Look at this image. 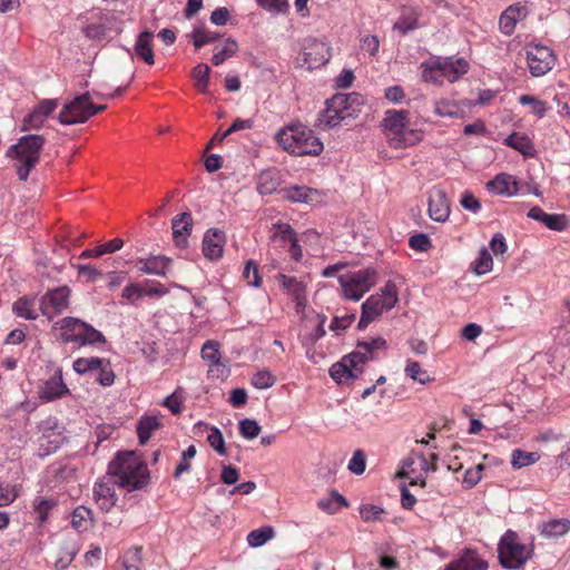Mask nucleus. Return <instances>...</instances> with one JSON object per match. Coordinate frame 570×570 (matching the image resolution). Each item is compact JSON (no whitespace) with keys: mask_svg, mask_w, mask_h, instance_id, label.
Listing matches in <instances>:
<instances>
[{"mask_svg":"<svg viewBox=\"0 0 570 570\" xmlns=\"http://www.w3.org/2000/svg\"><path fill=\"white\" fill-rule=\"evenodd\" d=\"M505 145L520 151L524 156H532L534 147L530 138L519 132H512L504 140Z\"/></svg>","mask_w":570,"mask_h":570,"instance_id":"nucleus-34","label":"nucleus"},{"mask_svg":"<svg viewBox=\"0 0 570 570\" xmlns=\"http://www.w3.org/2000/svg\"><path fill=\"white\" fill-rule=\"evenodd\" d=\"M210 68L206 63H199L193 69V77L198 87L205 88L209 80Z\"/></svg>","mask_w":570,"mask_h":570,"instance_id":"nucleus-59","label":"nucleus"},{"mask_svg":"<svg viewBox=\"0 0 570 570\" xmlns=\"http://www.w3.org/2000/svg\"><path fill=\"white\" fill-rule=\"evenodd\" d=\"M102 364H104V358H99V357H89V358L80 357V358H77L73 362L72 367H73V370L78 374H85L87 372L98 370V367H100Z\"/></svg>","mask_w":570,"mask_h":570,"instance_id":"nucleus-44","label":"nucleus"},{"mask_svg":"<svg viewBox=\"0 0 570 570\" xmlns=\"http://www.w3.org/2000/svg\"><path fill=\"white\" fill-rule=\"evenodd\" d=\"M540 455L538 452H524L515 449L511 454V464L514 469H521L539 461Z\"/></svg>","mask_w":570,"mask_h":570,"instance_id":"nucleus-41","label":"nucleus"},{"mask_svg":"<svg viewBox=\"0 0 570 570\" xmlns=\"http://www.w3.org/2000/svg\"><path fill=\"white\" fill-rule=\"evenodd\" d=\"M207 441L210 444V446L220 455H224L226 453L223 434L217 428H212V431L207 436Z\"/></svg>","mask_w":570,"mask_h":570,"instance_id":"nucleus-58","label":"nucleus"},{"mask_svg":"<svg viewBox=\"0 0 570 570\" xmlns=\"http://www.w3.org/2000/svg\"><path fill=\"white\" fill-rule=\"evenodd\" d=\"M141 560V549H130L125 556L121 570H139Z\"/></svg>","mask_w":570,"mask_h":570,"instance_id":"nucleus-50","label":"nucleus"},{"mask_svg":"<svg viewBox=\"0 0 570 570\" xmlns=\"http://www.w3.org/2000/svg\"><path fill=\"white\" fill-rule=\"evenodd\" d=\"M252 76L256 77V83H273L275 80L274 70L271 68H265L261 63L252 62Z\"/></svg>","mask_w":570,"mask_h":570,"instance_id":"nucleus-49","label":"nucleus"},{"mask_svg":"<svg viewBox=\"0 0 570 570\" xmlns=\"http://www.w3.org/2000/svg\"><path fill=\"white\" fill-rule=\"evenodd\" d=\"M275 381V376L267 368L259 370L252 376V385L256 389H268Z\"/></svg>","mask_w":570,"mask_h":570,"instance_id":"nucleus-47","label":"nucleus"},{"mask_svg":"<svg viewBox=\"0 0 570 570\" xmlns=\"http://www.w3.org/2000/svg\"><path fill=\"white\" fill-rule=\"evenodd\" d=\"M161 426L160 420L156 415H146L139 419L137 423L138 440L141 445L146 444L154 431Z\"/></svg>","mask_w":570,"mask_h":570,"instance_id":"nucleus-31","label":"nucleus"},{"mask_svg":"<svg viewBox=\"0 0 570 570\" xmlns=\"http://www.w3.org/2000/svg\"><path fill=\"white\" fill-rule=\"evenodd\" d=\"M193 227V217L189 213L177 215L171 220V229L175 243L178 247L187 246V236Z\"/></svg>","mask_w":570,"mask_h":570,"instance_id":"nucleus-22","label":"nucleus"},{"mask_svg":"<svg viewBox=\"0 0 570 570\" xmlns=\"http://www.w3.org/2000/svg\"><path fill=\"white\" fill-rule=\"evenodd\" d=\"M363 105H365V99L357 92L336 94L325 100V107H362Z\"/></svg>","mask_w":570,"mask_h":570,"instance_id":"nucleus-33","label":"nucleus"},{"mask_svg":"<svg viewBox=\"0 0 570 570\" xmlns=\"http://www.w3.org/2000/svg\"><path fill=\"white\" fill-rule=\"evenodd\" d=\"M107 473L117 482V487L128 492L142 489L149 478L147 465L134 451L117 453Z\"/></svg>","mask_w":570,"mask_h":570,"instance_id":"nucleus-2","label":"nucleus"},{"mask_svg":"<svg viewBox=\"0 0 570 570\" xmlns=\"http://www.w3.org/2000/svg\"><path fill=\"white\" fill-rule=\"evenodd\" d=\"M275 139L284 151L294 156H318L324 149L321 139L302 122H291L282 127Z\"/></svg>","mask_w":570,"mask_h":570,"instance_id":"nucleus-3","label":"nucleus"},{"mask_svg":"<svg viewBox=\"0 0 570 570\" xmlns=\"http://www.w3.org/2000/svg\"><path fill=\"white\" fill-rule=\"evenodd\" d=\"M35 299L30 297H20L14 302L12 309L14 314L24 320H36L38 314L35 309Z\"/></svg>","mask_w":570,"mask_h":570,"instance_id":"nucleus-39","label":"nucleus"},{"mask_svg":"<svg viewBox=\"0 0 570 570\" xmlns=\"http://www.w3.org/2000/svg\"><path fill=\"white\" fill-rule=\"evenodd\" d=\"M376 282L377 272L370 267L338 276L342 296L355 302L368 293Z\"/></svg>","mask_w":570,"mask_h":570,"instance_id":"nucleus-8","label":"nucleus"},{"mask_svg":"<svg viewBox=\"0 0 570 570\" xmlns=\"http://www.w3.org/2000/svg\"><path fill=\"white\" fill-rule=\"evenodd\" d=\"M386 347L383 337H371L356 343V350L342 357V360L330 368L331 377L338 384H346L358 377L363 366L371 360L376 358L377 351Z\"/></svg>","mask_w":570,"mask_h":570,"instance_id":"nucleus-1","label":"nucleus"},{"mask_svg":"<svg viewBox=\"0 0 570 570\" xmlns=\"http://www.w3.org/2000/svg\"><path fill=\"white\" fill-rule=\"evenodd\" d=\"M487 189L497 195L511 197L522 191L523 186H520L514 176L509 174H499L492 180L488 181Z\"/></svg>","mask_w":570,"mask_h":570,"instance_id":"nucleus-19","label":"nucleus"},{"mask_svg":"<svg viewBox=\"0 0 570 570\" xmlns=\"http://www.w3.org/2000/svg\"><path fill=\"white\" fill-rule=\"evenodd\" d=\"M355 320V314H348L344 316H335L330 325L331 331H343L347 328Z\"/></svg>","mask_w":570,"mask_h":570,"instance_id":"nucleus-63","label":"nucleus"},{"mask_svg":"<svg viewBox=\"0 0 570 570\" xmlns=\"http://www.w3.org/2000/svg\"><path fill=\"white\" fill-rule=\"evenodd\" d=\"M525 50L528 67L532 76H543L553 68L556 56L550 48L542 45L529 43Z\"/></svg>","mask_w":570,"mask_h":570,"instance_id":"nucleus-10","label":"nucleus"},{"mask_svg":"<svg viewBox=\"0 0 570 570\" xmlns=\"http://www.w3.org/2000/svg\"><path fill=\"white\" fill-rule=\"evenodd\" d=\"M483 464H478L473 469H469L464 473L463 484L466 489H471L479 483L482 478Z\"/></svg>","mask_w":570,"mask_h":570,"instance_id":"nucleus-56","label":"nucleus"},{"mask_svg":"<svg viewBox=\"0 0 570 570\" xmlns=\"http://www.w3.org/2000/svg\"><path fill=\"white\" fill-rule=\"evenodd\" d=\"M399 301L397 287L394 282L387 281L381 294L371 295L362 304V314L357 327L364 330L384 311L393 308Z\"/></svg>","mask_w":570,"mask_h":570,"instance_id":"nucleus-7","label":"nucleus"},{"mask_svg":"<svg viewBox=\"0 0 570 570\" xmlns=\"http://www.w3.org/2000/svg\"><path fill=\"white\" fill-rule=\"evenodd\" d=\"M219 35L203 28H195L190 33L194 47L200 49L203 46L212 43L218 39Z\"/></svg>","mask_w":570,"mask_h":570,"instance_id":"nucleus-43","label":"nucleus"},{"mask_svg":"<svg viewBox=\"0 0 570 570\" xmlns=\"http://www.w3.org/2000/svg\"><path fill=\"white\" fill-rule=\"evenodd\" d=\"M499 561L505 569L518 570L530 558L525 546L518 541L515 532L508 530L498 544Z\"/></svg>","mask_w":570,"mask_h":570,"instance_id":"nucleus-9","label":"nucleus"},{"mask_svg":"<svg viewBox=\"0 0 570 570\" xmlns=\"http://www.w3.org/2000/svg\"><path fill=\"white\" fill-rule=\"evenodd\" d=\"M226 243L225 233L218 228L208 229L203 238V253L209 261H217L223 256Z\"/></svg>","mask_w":570,"mask_h":570,"instance_id":"nucleus-17","label":"nucleus"},{"mask_svg":"<svg viewBox=\"0 0 570 570\" xmlns=\"http://www.w3.org/2000/svg\"><path fill=\"white\" fill-rule=\"evenodd\" d=\"M383 127L387 131L390 145L394 148H405L422 139L420 130L409 127L407 111L404 109H389L383 119Z\"/></svg>","mask_w":570,"mask_h":570,"instance_id":"nucleus-5","label":"nucleus"},{"mask_svg":"<svg viewBox=\"0 0 570 570\" xmlns=\"http://www.w3.org/2000/svg\"><path fill=\"white\" fill-rule=\"evenodd\" d=\"M570 530V521L568 519H558L546 522L541 527V534L546 538H560Z\"/></svg>","mask_w":570,"mask_h":570,"instance_id":"nucleus-35","label":"nucleus"},{"mask_svg":"<svg viewBox=\"0 0 570 570\" xmlns=\"http://www.w3.org/2000/svg\"><path fill=\"white\" fill-rule=\"evenodd\" d=\"M405 373L409 377L419 382L420 384H426L432 381L429 373L425 370H422L421 365L414 361L407 362Z\"/></svg>","mask_w":570,"mask_h":570,"instance_id":"nucleus-45","label":"nucleus"},{"mask_svg":"<svg viewBox=\"0 0 570 570\" xmlns=\"http://www.w3.org/2000/svg\"><path fill=\"white\" fill-rule=\"evenodd\" d=\"M232 142H233V140L226 136L225 131L222 132V134L220 132H216L212 137L209 142L207 144V146H206V148L204 150V154L208 153L216 145L225 144L229 148L226 151V154H225V158L227 160V166H230L234 169L238 168L239 166L246 167L245 166V159H246L247 149H246L245 144L243 145L242 155H238L237 153L232 150V147H233Z\"/></svg>","mask_w":570,"mask_h":570,"instance_id":"nucleus-16","label":"nucleus"},{"mask_svg":"<svg viewBox=\"0 0 570 570\" xmlns=\"http://www.w3.org/2000/svg\"><path fill=\"white\" fill-rule=\"evenodd\" d=\"M62 107L69 108V107H107L106 104H95L91 99L89 94H82L79 96H76L75 99L70 102H65Z\"/></svg>","mask_w":570,"mask_h":570,"instance_id":"nucleus-61","label":"nucleus"},{"mask_svg":"<svg viewBox=\"0 0 570 570\" xmlns=\"http://www.w3.org/2000/svg\"><path fill=\"white\" fill-rule=\"evenodd\" d=\"M46 139L41 135L30 134L20 137L17 142L7 151L8 158L13 163V167L20 180L26 181L30 171L40 160V153Z\"/></svg>","mask_w":570,"mask_h":570,"instance_id":"nucleus-4","label":"nucleus"},{"mask_svg":"<svg viewBox=\"0 0 570 570\" xmlns=\"http://www.w3.org/2000/svg\"><path fill=\"white\" fill-rule=\"evenodd\" d=\"M101 109H60L57 118L61 125L83 124L96 116Z\"/></svg>","mask_w":570,"mask_h":570,"instance_id":"nucleus-26","label":"nucleus"},{"mask_svg":"<svg viewBox=\"0 0 570 570\" xmlns=\"http://www.w3.org/2000/svg\"><path fill=\"white\" fill-rule=\"evenodd\" d=\"M283 197L292 203L313 205L322 202V195L317 189L305 186H291L283 189Z\"/></svg>","mask_w":570,"mask_h":570,"instance_id":"nucleus-20","label":"nucleus"},{"mask_svg":"<svg viewBox=\"0 0 570 570\" xmlns=\"http://www.w3.org/2000/svg\"><path fill=\"white\" fill-rule=\"evenodd\" d=\"M116 485L117 482L108 473L95 483L94 500L101 511L109 512L116 505Z\"/></svg>","mask_w":570,"mask_h":570,"instance_id":"nucleus-13","label":"nucleus"},{"mask_svg":"<svg viewBox=\"0 0 570 570\" xmlns=\"http://www.w3.org/2000/svg\"><path fill=\"white\" fill-rule=\"evenodd\" d=\"M257 3L273 14L285 13L288 10L287 0H256Z\"/></svg>","mask_w":570,"mask_h":570,"instance_id":"nucleus-53","label":"nucleus"},{"mask_svg":"<svg viewBox=\"0 0 570 570\" xmlns=\"http://www.w3.org/2000/svg\"><path fill=\"white\" fill-rule=\"evenodd\" d=\"M105 336L94 328L91 325L82 322V326H80V333L78 334L77 341L80 345L95 344V343H105Z\"/></svg>","mask_w":570,"mask_h":570,"instance_id":"nucleus-40","label":"nucleus"},{"mask_svg":"<svg viewBox=\"0 0 570 570\" xmlns=\"http://www.w3.org/2000/svg\"><path fill=\"white\" fill-rule=\"evenodd\" d=\"M275 237L279 238L282 242L292 243L293 239L297 238L294 229L288 224H278L275 225Z\"/></svg>","mask_w":570,"mask_h":570,"instance_id":"nucleus-64","label":"nucleus"},{"mask_svg":"<svg viewBox=\"0 0 570 570\" xmlns=\"http://www.w3.org/2000/svg\"><path fill=\"white\" fill-rule=\"evenodd\" d=\"M417 28V13L413 9L404 10L399 20L393 24V30L399 31L401 35Z\"/></svg>","mask_w":570,"mask_h":570,"instance_id":"nucleus-38","label":"nucleus"},{"mask_svg":"<svg viewBox=\"0 0 570 570\" xmlns=\"http://www.w3.org/2000/svg\"><path fill=\"white\" fill-rule=\"evenodd\" d=\"M57 505V501L53 499H42L37 502L35 505V512L38 515L40 523H43L49 512Z\"/></svg>","mask_w":570,"mask_h":570,"instance_id":"nucleus-54","label":"nucleus"},{"mask_svg":"<svg viewBox=\"0 0 570 570\" xmlns=\"http://www.w3.org/2000/svg\"><path fill=\"white\" fill-rule=\"evenodd\" d=\"M348 110L350 109H323L318 115L315 126L323 130L335 128L347 118L356 117V115L347 112Z\"/></svg>","mask_w":570,"mask_h":570,"instance_id":"nucleus-23","label":"nucleus"},{"mask_svg":"<svg viewBox=\"0 0 570 570\" xmlns=\"http://www.w3.org/2000/svg\"><path fill=\"white\" fill-rule=\"evenodd\" d=\"M237 51V43L234 40H228L224 48L217 51L213 58L212 62L215 66L222 65L226 59L233 57Z\"/></svg>","mask_w":570,"mask_h":570,"instance_id":"nucleus-51","label":"nucleus"},{"mask_svg":"<svg viewBox=\"0 0 570 570\" xmlns=\"http://www.w3.org/2000/svg\"><path fill=\"white\" fill-rule=\"evenodd\" d=\"M488 563L475 551L466 550L459 559L445 567V570H487Z\"/></svg>","mask_w":570,"mask_h":570,"instance_id":"nucleus-25","label":"nucleus"},{"mask_svg":"<svg viewBox=\"0 0 570 570\" xmlns=\"http://www.w3.org/2000/svg\"><path fill=\"white\" fill-rule=\"evenodd\" d=\"M99 371V374L97 376V381L102 385V386H109L114 383L115 381V373L114 371L111 370L110 367V362L107 361V360H104V364L98 367Z\"/></svg>","mask_w":570,"mask_h":570,"instance_id":"nucleus-57","label":"nucleus"},{"mask_svg":"<svg viewBox=\"0 0 570 570\" xmlns=\"http://www.w3.org/2000/svg\"><path fill=\"white\" fill-rule=\"evenodd\" d=\"M384 512V510L377 505L374 504H363L360 508V514L361 518L365 522H372L377 521L381 518V514Z\"/></svg>","mask_w":570,"mask_h":570,"instance_id":"nucleus-55","label":"nucleus"},{"mask_svg":"<svg viewBox=\"0 0 570 570\" xmlns=\"http://www.w3.org/2000/svg\"><path fill=\"white\" fill-rule=\"evenodd\" d=\"M301 56L308 69H316L328 62L331 58L330 47L324 41L308 38L305 40Z\"/></svg>","mask_w":570,"mask_h":570,"instance_id":"nucleus-12","label":"nucleus"},{"mask_svg":"<svg viewBox=\"0 0 570 570\" xmlns=\"http://www.w3.org/2000/svg\"><path fill=\"white\" fill-rule=\"evenodd\" d=\"M60 327L59 338L62 343H75L77 341L78 334L80 333V326H82V321L75 317H63L59 322L56 323Z\"/></svg>","mask_w":570,"mask_h":570,"instance_id":"nucleus-28","label":"nucleus"},{"mask_svg":"<svg viewBox=\"0 0 570 570\" xmlns=\"http://www.w3.org/2000/svg\"><path fill=\"white\" fill-rule=\"evenodd\" d=\"M524 17V9L521 7L511 6L500 17L499 26L500 30L510 36L513 33L515 24L519 20Z\"/></svg>","mask_w":570,"mask_h":570,"instance_id":"nucleus-29","label":"nucleus"},{"mask_svg":"<svg viewBox=\"0 0 570 570\" xmlns=\"http://www.w3.org/2000/svg\"><path fill=\"white\" fill-rule=\"evenodd\" d=\"M347 468L352 473L356 475H361L364 473L366 469V459L362 450H356L353 453V456L350 460Z\"/></svg>","mask_w":570,"mask_h":570,"instance_id":"nucleus-52","label":"nucleus"},{"mask_svg":"<svg viewBox=\"0 0 570 570\" xmlns=\"http://www.w3.org/2000/svg\"><path fill=\"white\" fill-rule=\"evenodd\" d=\"M153 37H154V33L151 31H148V30L142 31L138 36V39L135 45L136 55L148 65H153L155 62L154 52L151 49Z\"/></svg>","mask_w":570,"mask_h":570,"instance_id":"nucleus-32","label":"nucleus"},{"mask_svg":"<svg viewBox=\"0 0 570 570\" xmlns=\"http://www.w3.org/2000/svg\"><path fill=\"white\" fill-rule=\"evenodd\" d=\"M275 535L276 531L272 525L252 530V548L263 547L265 543L273 540Z\"/></svg>","mask_w":570,"mask_h":570,"instance_id":"nucleus-42","label":"nucleus"},{"mask_svg":"<svg viewBox=\"0 0 570 570\" xmlns=\"http://www.w3.org/2000/svg\"><path fill=\"white\" fill-rule=\"evenodd\" d=\"M52 110L53 109H32L23 117L21 130L27 131L40 128Z\"/></svg>","mask_w":570,"mask_h":570,"instance_id":"nucleus-37","label":"nucleus"},{"mask_svg":"<svg viewBox=\"0 0 570 570\" xmlns=\"http://www.w3.org/2000/svg\"><path fill=\"white\" fill-rule=\"evenodd\" d=\"M171 259L166 256H151L137 262L138 271L142 274L165 276Z\"/></svg>","mask_w":570,"mask_h":570,"instance_id":"nucleus-24","label":"nucleus"},{"mask_svg":"<svg viewBox=\"0 0 570 570\" xmlns=\"http://www.w3.org/2000/svg\"><path fill=\"white\" fill-rule=\"evenodd\" d=\"M70 288L60 286L47 292L39 302V309L42 315L51 320L55 315L62 313L69 305Z\"/></svg>","mask_w":570,"mask_h":570,"instance_id":"nucleus-11","label":"nucleus"},{"mask_svg":"<svg viewBox=\"0 0 570 570\" xmlns=\"http://www.w3.org/2000/svg\"><path fill=\"white\" fill-rule=\"evenodd\" d=\"M229 375V368L220 361L208 364V377L224 380Z\"/></svg>","mask_w":570,"mask_h":570,"instance_id":"nucleus-60","label":"nucleus"},{"mask_svg":"<svg viewBox=\"0 0 570 570\" xmlns=\"http://www.w3.org/2000/svg\"><path fill=\"white\" fill-rule=\"evenodd\" d=\"M281 183V176L276 169H267L261 173L257 178V191L262 196L272 195L277 190Z\"/></svg>","mask_w":570,"mask_h":570,"instance_id":"nucleus-27","label":"nucleus"},{"mask_svg":"<svg viewBox=\"0 0 570 570\" xmlns=\"http://www.w3.org/2000/svg\"><path fill=\"white\" fill-rule=\"evenodd\" d=\"M411 248L425 252L431 247V240L425 234H415L409 240Z\"/></svg>","mask_w":570,"mask_h":570,"instance_id":"nucleus-62","label":"nucleus"},{"mask_svg":"<svg viewBox=\"0 0 570 570\" xmlns=\"http://www.w3.org/2000/svg\"><path fill=\"white\" fill-rule=\"evenodd\" d=\"M69 393L68 386L62 380V372L58 370L51 377H49L39 390V397L42 401L51 402L56 399H61Z\"/></svg>","mask_w":570,"mask_h":570,"instance_id":"nucleus-18","label":"nucleus"},{"mask_svg":"<svg viewBox=\"0 0 570 570\" xmlns=\"http://www.w3.org/2000/svg\"><path fill=\"white\" fill-rule=\"evenodd\" d=\"M317 505L321 510L334 514L340 511L342 507H347L348 503L336 490H332L330 497L321 499Z\"/></svg>","mask_w":570,"mask_h":570,"instance_id":"nucleus-36","label":"nucleus"},{"mask_svg":"<svg viewBox=\"0 0 570 570\" xmlns=\"http://www.w3.org/2000/svg\"><path fill=\"white\" fill-rule=\"evenodd\" d=\"M202 358L208 364L220 361L219 343L207 341L202 347Z\"/></svg>","mask_w":570,"mask_h":570,"instance_id":"nucleus-48","label":"nucleus"},{"mask_svg":"<svg viewBox=\"0 0 570 570\" xmlns=\"http://www.w3.org/2000/svg\"><path fill=\"white\" fill-rule=\"evenodd\" d=\"M528 217L541 222L549 229L561 232L568 225L567 216L563 214H547L540 207L534 206L528 212Z\"/></svg>","mask_w":570,"mask_h":570,"instance_id":"nucleus-21","label":"nucleus"},{"mask_svg":"<svg viewBox=\"0 0 570 570\" xmlns=\"http://www.w3.org/2000/svg\"><path fill=\"white\" fill-rule=\"evenodd\" d=\"M429 216L432 220L444 223L450 216V202L443 189L433 188L429 193Z\"/></svg>","mask_w":570,"mask_h":570,"instance_id":"nucleus-15","label":"nucleus"},{"mask_svg":"<svg viewBox=\"0 0 570 570\" xmlns=\"http://www.w3.org/2000/svg\"><path fill=\"white\" fill-rule=\"evenodd\" d=\"M94 524L92 511L85 507H77L71 513V525L78 532L88 531Z\"/></svg>","mask_w":570,"mask_h":570,"instance_id":"nucleus-30","label":"nucleus"},{"mask_svg":"<svg viewBox=\"0 0 570 570\" xmlns=\"http://www.w3.org/2000/svg\"><path fill=\"white\" fill-rule=\"evenodd\" d=\"M469 70V63L463 58H436L424 65L422 77L426 82L443 83L444 80L454 82Z\"/></svg>","mask_w":570,"mask_h":570,"instance_id":"nucleus-6","label":"nucleus"},{"mask_svg":"<svg viewBox=\"0 0 570 570\" xmlns=\"http://www.w3.org/2000/svg\"><path fill=\"white\" fill-rule=\"evenodd\" d=\"M278 282L282 289L296 302V313L301 314L306 307V284L296 277L285 274L278 275Z\"/></svg>","mask_w":570,"mask_h":570,"instance_id":"nucleus-14","label":"nucleus"},{"mask_svg":"<svg viewBox=\"0 0 570 570\" xmlns=\"http://www.w3.org/2000/svg\"><path fill=\"white\" fill-rule=\"evenodd\" d=\"M493 258L490 255L489 250L483 247L479 253V257L474 262V272L476 275H484L492 269Z\"/></svg>","mask_w":570,"mask_h":570,"instance_id":"nucleus-46","label":"nucleus"}]
</instances>
